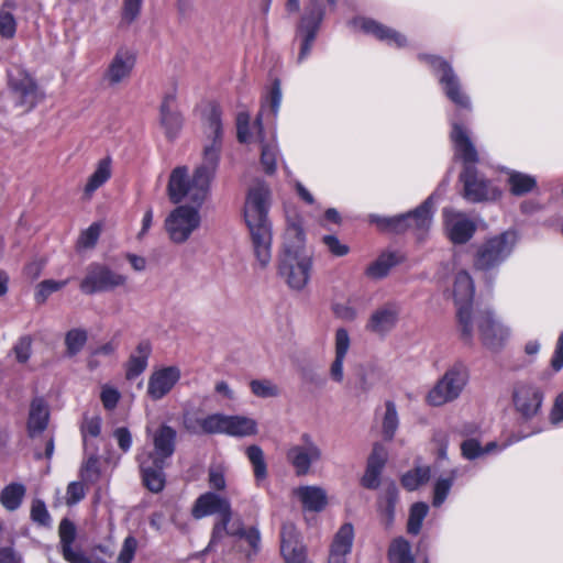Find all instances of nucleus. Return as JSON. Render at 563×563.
I'll list each match as a JSON object with an SVG mask.
<instances>
[{
  "label": "nucleus",
  "mask_w": 563,
  "mask_h": 563,
  "mask_svg": "<svg viewBox=\"0 0 563 563\" xmlns=\"http://www.w3.org/2000/svg\"><path fill=\"white\" fill-rule=\"evenodd\" d=\"M205 133L202 159L196 167L192 177H189L186 166H178L170 173L167 194L174 203L187 199L194 203L202 205L209 194L210 184L220 163L223 143L221 111L218 107L211 108Z\"/></svg>",
  "instance_id": "obj_1"
},
{
  "label": "nucleus",
  "mask_w": 563,
  "mask_h": 563,
  "mask_svg": "<svg viewBox=\"0 0 563 563\" xmlns=\"http://www.w3.org/2000/svg\"><path fill=\"white\" fill-rule=\"evenodd\" d=\"M269 189L258 183L249 190L244 218L250 230L253 252L261 268H266L272 261V223L268 219Z\"/></svg>",
  "instance_id": "obj_2"
},
{
  "label": "nucleus",
  "mask_w": 563,
  "mask_h": 563,
  "mask_svg": "<svg viewBox=\"0 0 563 563\" xmlns=\"http://www.w3.org/2000/svg\"><path fill=\"white\" fill-rule=\"evenodd\" d=\"M451 141L455 156L464 163L461 180L464 186V198L472 202L494 200L500 196V191L475 168L478 162V153L471 141L468 132L459 123H452Z\"/></svg>",
  "instance_id": "obj_3"
},
{
  "label": "nucleus",
  "mask_w": 563,
  "mask_h": 563,
  "mask_svg": "<svg viewBox=\"0 0 563 563\" xmlns=\"http://www.w3.org/2000/svg\"><path fill=\"white\" fill-rule=\"evenodd\" d=\"M176 439V430L162 424L152 434L153 450L144 449L136 456L143 483L152 493H159L165 487L164 468L175 453Z\"/></svg>",
  "instance_id": "obj_4"
},
{
  "label": "nucleus",
  "mask_w": 563,
  "mask_h": 563,
  "mask_svg": "<svg viewBox=\"0 0 563 563\" xmlns=\"http://www.w3.org/2000/svg\"><path fill=\"white\" fill-rule=\"evenodd\" d=\"M474 283L467 271L462 269L456 273L453 284V296L457 307V321L461 338L465 343H472L474 339L473 309Z\"/></svg>",
  "instance_id": "obj_5"
},
{
  "label": "nucleus",
  "mask_w": 563,
  "mask_h": 563,
  "mask_svg": "<svg viewBox=\"0 0 563 563\" xmlns=\"http://www.w3.org/2000/svg\"><path fill=\"white\" fill-rule=\"evenodd\" d=\"M518 241L515 231L508 230L497 234L482 245H479L474 255L473 265L475 269L488 272L498 267L511 254Z\"/></svg>",
  "instance_id": "obj_6"
},
{
  "label": "nucleus",
  "mask_w": 563,
  "mask_h": 563,
  "mask_svg": "<svg viewBox=\"0 0 563 563\" xmlns=\"http://www.w3.org/2000/svg\"><path fill=\"white\" fill-rule=\"evenodd\" d=\"M214 514H217L219 518L214 523L211 540L207 550H210L224 537V532H227V528L229 527L232 518V511L230 501L227 498L221 497L214 493H206L201 495L196 500L195 507L192 509V516L196 519H201L206 516Z\"/></svg>",
  "instance_id": "obj_7"
},
{
  "label": "nucleus",
  "mask_w": 563,
  "mask_h": 563,
  "mask_svg": "<svg viewBox=\"0 0 563 563\" xmlns=\"http://www.w3.org/2000/svg\"><path fill=\"white\" fill-rule=\"evenodd\" d=\"M128 282L126 275L113 271L103 263L92 262L86 267L79 288L85 295H95L125 288Z\"/></svg>",
  "instance_id": "obj_8"
},
{
  "label": "nucleus",
  "mask_w": 563,
  "mask_h": 563,
  "mask_svg": "<svg viewBox=\"0 0 563 563\" xmlns=\"http://www.w3.org/2000/svg\"><path fill=\"white\" fill-rule=\"evenodd\" d=\"M468 372L465 365L451 366L428 393L427 401L431 406H442L455 400L466 386Z\"/></svg>",
  "instance_id": "obj_9"
},
{
  "label": "nucleus",
  "mask_w": 563,
  "mask_h": 563,
  "mask_svg": "<svg viewBox=\"0 0 563 563\" xmlns=\"http://www.w3.org/2000/svg\"><path fill=\"white\" fill-rule=\"evenodd\" d=\"M8 85L15 107L29 112L43 100L44 95L35 80L20 66L12 65L8 69Z\"/></svg>",
  "instance_id": "obj_10"
},
{
  "label": "nucleus",
  "mask_w": 563,
  "mask_h": 563,
  "mask_svg": "<svg viewBox=\"0 0 563 563\" xmlns=\"http://www.w3.org/2000/svg\"><path fill=\"white\" fill-rule=\"evenodd\" d=\"M432 205L433 195H431L421 206L415 211L407 214H399L391 218L377 219L380 228L390 230L396 233L412 229L419 239L430 229L432 223Z\"/></svg>",
  "instance_id": "obj_11"
},
{
  "label": "nucleus",
  "mask_w": 563,
  "mask_h": 563,
  "mask_svg": "<svg viewBox=\"0 0 563 563\" xmlns=\"http://www.w3.org/2000/svg\"><path fill=\"white\" fill-rule=\"evenodd\" d=\"M473 328L474 335L477 333L483 345L492 351L500 350L510 336V329L498 321L490 310H476Z\"/></svg>",
  "instance_id": "obj_12"
},
{
  "label": "nucleus",
  "mask_w": 563,
  "mask_h": 563,
  "mask_svg": "<svg viewBox=\"0 0 563 563\" xmlns=\"http://www.w3.org/2000/svg\"><path fill=\"white\" fill-rule=\"evenodd\" d=\"M179 206L174 209L165 220V229L174 243L186 242L194 231L200 227L201 218L199 207Z\"/></svg>",
  "instance_id": "obj_13"
},
{
  "label": "nucleus",
  "mask_w": 563,
  "mask_h": 563,
  "mask_svg": "<svg viewBox=\"0 0 563 563\" xmlns=\"http://www.w3.org/2000/svg\"><path fill=\"white\" fill-rule=\"evenodd\" d=\"M324 16V5L320 0H310L297 26V37L301 40L298 63L310 54L312 44Z\"/></svg>",
  "instance_id": "obj_14"
},
{
  "label": "nucleus",
  "mask_w": 563,
  "mask_h": 563,
  "mask_svg": "<svg viewBox=\"0 0 563 563\" xmlns=\"http://www.w3.org/2000/svg\"><path fill=\"white\" fill-rule=\"evenodd\" d=\"M426 59L434 71L439 73V81L445 96L456 106L471 109L470 98L462 91L457 75L450 63L439 56H420Z\"/></svg>",
  "instance_id": "obj_15"
},
{
  "label": "nucleus",
  "mask_w": 563,
  "mask_h": 563,
  "mask_svg": "<svg viewBox=\"0 0 563 563\" xmlns=\"http://www.w3.org/2000/svg\"><path fill=\"white\" fill-rule=\"evenodd\" d=\"M312 266V253L294 257H280L278 272L289 288L300 291L310 280Z\"/></svg>",
  "instance_id": "obj_16"
},
{
  "label": "nucleus",
  "mask_w": 563,
  "mask_h": 563,
  "mask_svg": "<svg viewBox=\"0 0 563 563\" xmlns=\"http://www.w3.org/2000/svg\"><path fill=\"white\" fill-rule=\"evenodd\" d=\"M287 461L292 465L298 476L307 475L311 465L322 459V450L312 437L303 433L300 443L291 445L286 453Z\"/></svg>",
  "instance_id": "obj_17"
},
{
  "label": "nucleus",
  "mask_w": 563,
  "mask_h": 563,
  "mask_svg": "<svg viewBox=\"0 0 563 563\" xmlns=\"http://www.w3.org/2000/svg\"><path fill=\"white\" fill-rule=\"evenodd\" d=\"M544 394L542 389L529 382H518L512 389V402L516 411L525 419L536 417L542 407Z\"/></svg>",
  "instance_id": "obj_18"
},
{
  "label": "nucleus",
  "mask_w": 563,
  "mask_h": 563,
  "mask_svg": "<svg viewBox=\"0 0 563 563\" xmlns=\"http://www.w3.org/2000/svg\"><path fill=\"white\" fill-rule=\"evenodd\" d=\"M306 247V235L301 217L296 213L286 214V230L283 241V254L280 257H294L296 255L310 254Z\"/></svg>",
  "instance_id": "obj_19"
},
{
  "label": "nucleus",
  "mask_w": 563,
  "mask_h": 563,
  "mask_svg": "<svg viewBox=\"0 0 563 563\" xmlns=\"http://www.w3.org/2000/svg\"><path fill=\"white\" fill-rule=\"evenodd\" d=\"M181 377L178 366H163L154 369L147 380L146 394L154 401L167 396Z\"/></svg>",
  "instance_id": "obj_20"
},
{
  "label": "nucleus",
  "mask_w": 563,
  "mask_h": 563,
  "mask_svg": "<svg viewBox=\"0 0 563 563\" xmlns=\"http://www.w3.org/2000/svg\"><path fill=\"white\" fill-rule=\"evenodd\" d=\"M444 227L449 239L455 244H464L472 239L476 224L465 213L450 208L443 209Z\"/></svg>",
  "instance_id": "obj_21"
},
{
  "label": "nucleus",
  "mask_w": 563,
  "mask_h": 563,
  "mask_svg": "<svg viewBox=\"0 0 563 563\" xmlns=\"http://www.w3.org/2000/svg\"><path fill=\"white\" fill-rule=\"evenodd\" d=\"M59 550L64 560L68 563H104L103 561H91L79 547H74L77 529L74 522L64 518L58 527Z\"/></svg>",
  "instance_id": "obj_22"
},
{
  "label": "nucleus",
  "mask_w": 563,
  "mask_h": 563,
  "mask_svg": "<svg viewBox=\"0 0 563 563\" xmlns=\"http://www.w3.org/2000/svg\"><path fill=\"white\" fill-rule=\"evenodd\" d=\"M400 305L396 301H388L375 309L366 322V330L385 335L397 324L400 314Z\"/></svg>",
  "instance_id": "obj_23"
},
{
  "label": "nucleus",
  "mask_w": 563,
  "mask_h": 563,
  "mask_svg": "<svg viewBox=\"0 0 563 563\" xmlns=\"http://www.w3.org/2000/svg\"><path fill=\"white\" fill-rule=\"evenodd\" d=\"M135 65V55L126 48H120L111 59L103 80L114 87L129 79Z\"/></svg>",
  "instance_id": "obj_24"
},
{
  "label": "nucleus",
  "mask_w": 563,
  "mask_h": 563,
  "mask_svg": "<svg viewBox=\"0 0 563 563\" xmlns=\"http://www.w3.org/2000/svg\"><path fill=\"white\" fill-rule=\"evenodd\" d=\"M256 140L261 146V165L267 175H273L277 169L278 146L276 135L272 134L266 137L264 132L262 114H258L254 122Z\"/></svg>",
  "instance_id": "obj_25"
},
{
  "label": "nucleus",
  "mask_w": 563,
  "mask_h": 563,
  "mask_svg": "<svg viewBox=\"0 0 563 563\" xmlns=\"http://www.w3.org/2000/svg\"><path fill=\"white\" fill-rule=\"evenodd\" d=\"M280 551L286 563H305L306 549L294 523L285 522L280 531Z\"/></svg>",
  "instance_id": "obj_26"
},
{
  "label": "nucleus",
  "mask_w": 563,
  "mask_h": 563,
  "mask_svg": "<svg viewBox=\"0 0 563 563\" xmlns=\"http://www.w3.org/2000/svg\"><path fill=\"white\" fill-rule=\"evenodd\" d=\"M161 125L167 137H175L183 126V117L176 108V96L168 93L164 97L161 108Z\"/></svg>",
  "instance_id": "obj_27"
},
{
  "label": "nucleus",
  "mask_w": 563,
  "mask_h": 563,
  "mask_svg": "<svg viewBox=\"0 0 563 563\" xmlns=\"http://www.w3.org/2000/svg\"><path fill=\"white\" fill-rule=\"evenodd\" d=\"M151 354V342L147 340L140 341L124 365L125 378L128 380H133L145 372Z\"/></svg>",
  "instance_id": "obj_28"
},
{
  "label": "nucleus",
  "mask_w": 563,
  "mask_h": 563,
  "mask_svg": "<svg viewBox=\"0 0 563 563\" xmlns=\"http://www.w3.org/2000/svg\"><path fill=\"white\" fill-rule=\"evenodd\" d=\"M354 540V528L346 522L340 527L331 544L329 563H345V556L351 552Z\"/></svg>",
  "instance_id": "obj_29"
},
{
  "label": "nucleus",
  "mask_w": 563,
  "mask_h": 563,
  "mask_svg": "<svg viewBox=\"0 0 563 563\" xmlns=\"http://www.w3.org/2000/svg\"><path fill=\"white\" fill-rule=\"evenodd\" d=\"M351 345L350 335L346 329L339 328L335 331V357L330 365V378L335 383H342L343 363Z\"/></svg>",
  "instance_id": "obj_30"
},
{
  "label": "nucleus",
  "mask_w": 563,
  "mask_h": 563,
  "mask_svg": "<svg viewBox=\"0 0 563 563\" xmlns=\"http://www.w3.org/2000/svg\"><path fill=\"white\" fill-rule=\"evenodd\" d=\"M360 23L361 29L365 33L373 34L375 37L386 42L389 45L404 47L407 44V40L402 34L374 20L363 19Z\"/></svg>",
  "instance_id": "obj_31"
},
{
  "label": "nucleus",
  "mask_w": 563,
  "mask_h": 563,
  "mask_svg": "<svg viewBox=\"0 0 563 563\" xmlns=\"http://www.w3.org/2000/svg\"><path fill=\"white\" fill-rule=\"evenodd\" d=\"M294 493L300 499L303 509L309 511H321L328 501L325 492L317 486H301Z\"/></svg>",
  "instance_id": "obj_32"
},
{
  "label": "nucleus",
  "mask_w": 563,
  "mask_h": 563,
  "mask_svg": "<svg viewBox=\"0 0 563 563\" xmlns=\"http://www.w3.org/2000/svg\"><path fill=\"white\" fill-rule=\"evenodd\" d=\"M257 422L246 416H227L224 433L231 437H251L257 433Z\"/></svg>",
  "instance_id": "obj_33"
},
{
  "label": "nucleus",
  "mask_w": 563,
  "mask_h": 563,
  "mask_svg": "<svg viewBox=\"0 0 563 563\" xmlns=\"http://www.w3.org/2000/svg\"><path fill=\"white\" fill-rule=\"evenodd\" d=\"M48 408L41 398H35L31 402L27 428L30 435H35L45 430L48 422Z\"/></svg>",
  "instance_id": "obj_34"
},
{
  "label": "nucleus",
  "mask_w": 563,
  "mask_h": 563,
  "mask_svg": "<svg viewBox=\"0 0 563 563\" xmlns=\"http://www.w3.org/2000/svg\"><path fill=\"white\" fill-rule=\"evenodd\" d=\"M363 309V300L356 296L349 297L344 302L331 305V311L334 317L346 322L356 320Z\"/></svg>",
  "instance_id": "obj_35"
},
{
  "label": "nucleus",
  "mask_w": 563,
  "mask_h": 563,
  "mask_svg": "<svg viewBox=\"0 0 563 563\" xmlns=\"http://www.w3.org/2000/svg\"><path fill=\"white\" fill-rule=\"evenodd\" d=\"M26 487L22 483H11L0 493V503L8 511H14L22 505Z\"/></svg>",
  "instance_id": "obj_36"
},
{
  "label": "nucleus",
  "mask_w": 563,
  "mask_h": 563,
  "mask_svg": "<svg viewBox=\"0 0 563 563\" xmlns=\"http://www.w3.org/2000/svg\"><path fill=\"white\" fill-rule=\"evenodd\" d=\"M398 501V489L395 483L387 484L379 497V509L385 517L386 526H390L395 517V506Z\"/></svg>",
  "instance_id": "obj_37"
},
{
  "label": "nucleus",
  "mask_w": 563,
  "mask_h": 563,
  "mask_svg": "<svg viewBox=\"0 0 563 563\" xmlns=\"http://www.w3.org/2000/svg\"><path fill=\"white\" fill-rule=\"evenodd\" d=\"M111 177V162L109 158L101 159L96 170L90 175L85 186L86 196L90 197Z\"/></svg>",
  "instance_id": "obj_38"
},
{
  "label": "nucleus",
  "mask_w": 563,
  "mask_h": 563,
  "mask_svg": "<svg viewBox=\"0 0 563 563\" xmlns=\"http://www.w3.org/2000/svg\"><path fill=\"white\" fill-rule=\"evenodd\" d=\"M246 456L252 465L255 482L260 486L267 477V464L264 452L258 445L253 444L246 449Z\"/></svg>",
  "instance_id": "obj_39"
},
{
  "label": "nucleus",
  "mask_w": 563,
  "mask_h": 563,
  "mask_svg": "<svg viewBox=\"0 0 563 563\" xmlns=\"http://www.w3.org/2000/svg\"><path fill=\"white\" fill-rule=\"evenodd\" d=\"M508 184L510 186V191L515 196H522L529 191H531L537 181L534 177L523 174L516 170L508 172Z\"/></svg>",
  "instance_id": "obj_40"
},
{
  "label": "nucleus",
  "mask_w": 563,
  "mask_h": 563,
  "mask_svg": "<svg viewBox=\"0 0 563 563\" xmlns=\"http://www.w3.org/2000/svg\"><path fill=\"white\" fill-rule=\"evenodd\" d=\"M390 563H415L410 543L404 538L393 540L388 550Z\"/></svg>",
  "instance_id": "obj_41"
},
{
  "label": "nucleus",
  "mask_w": 563,
  "mask_h": 563,
  "mask_svg": "<svg viewBox=\"0 0 563 563\" xmlns=\"http://www.w3.org/2000/svg\"><path fill=\"white\" fill-rule=\"evenodd\" d=\"M398 263L395 253L382 254L366 268V275L374 279H380L389 273L390 268Z\"/></svg>",
  "instance_id": "obj_42"
},
{
  "label": "nucleus",
  "mask_w": 563,
  "mask_h": 563,
  "mask_svg": "<svg viewBox=\"0 0 563 563\" xmlns=\"http://www.w3.org/2000/svg\"><path fill=\"white\" fill-rule=\"evenodd\" d=\"M457 477V470L453 468L449 475L439 477L435 479L433 485V500L434 507H440L446 499L455 478Z\"/></svg>",
  "instance_id": "obj_43"
},
{
  "label": "nucleus",
  "mask_w": 563,
  "mask_h": 563,
  "mask_svg": "<svg viewBox=\"0 0 563 563\" xmlns=\"http://www.w3.org/2000/svg\"><path fill=\"white\" fill-rule=\"evenodd\" d=\"M431 470L429 466H418L401 477L402 486L408 490H415L430 479Z\"/></svg>",
  "instance_id": "obj_44"
},
{
  "label": "nucleus",
  "mask_w": 563,
  "mask_h": 563,
  "mask_svg": "<svg viewBox=\"0 0 563 563\" xmlns=\"http://www.w3.org/2000/svg\"><path fill=\"white\" fill-rule=\"evenodd\" d=\"M87 340L86 330L80 328L69 330L65 335L66 354L70 357L77 355L86 345Z\"/></svg>",
  "instance_id": "obj_45"
},
{
  "label": "nucleus",
  "mask_w": 563,
  "mask_h": 563,
  "mask_svg": "<svg viewBox=\"0 0 563 563\" xmlns=\"http://www.w3.org/2000/svg\"><path fill=\"white\" fill-rule=\"evenodd\" d=\"M250 389L258 398H275L280 395L279 386L267 378L251 380Z\"/></svg>",
  "instance_id": "obj_46"
},
{
  "label": "nucleus",
  "mask_w": 563,
  "mask_h": 563,
  "mask_svg": "<svg viewBox=\"0 0 563 563\" xmlns=\"http://www.w3.org/2000/svg\"><path fill=\"white\" fill-rule=\"evenodd\" d=\"M227 534L245 539L250 547L254 550V552H257L260 549L261 533L258 529L255 527L244 529L240 525L236 528H234V525H232L230 528H227V532H224V536Z\"/></svg>",
  "instance_id": "obj_47"
},
{
  "label": "nucleus",
  "mask_w": 563,
  "mask_h": 563,
  "mask_svg": "<svg viewBox=\"0 0 563 563\" xmlns=\"http://www.w3.org/2000/svg\"><path fill=\"white\" fill-rule=\"evenodd\" d=\"M101 417L85 415L81 423V435L84 439L85 451L89 450L88 438H97L101 431Z\"/></svg>",
  "instance_id": "obj_48"
},
{
  "label": "nucleus",
  "mask_w": 563,
  "mask_h": 563,
  "mask_svg": "<svg viewBox=\"0 0 563 563\" xmlns=\"http://www.w3.org/2000/svg\"><path fill=\"white\" fill-rule=\"evenodd\" d=\"M429 507L426 503H416L410 508L409 519L407 523V530L411 534H418L420 532L423 519L428 514Z\"/></svg>",
  "instance_id": "obj_49"
},
{
  "label": "nucleus",
  "mask_w": 563,
  "mask_h": 563,
  "mask_svg": "<svg viewBox=\"0 0 563 563\" xmlns=\"http://www.w3.org/2000/svg\"><path fill=\"white\" fill-rule=\"evenodd\" d=\"M386 411L383 418V434L387 440H391L399 424L396 406L393 401H386Z\"/></svg>",
  "instance_id": "obj_50"
},
{
  "label": "nucleus",
  "mask_w": 563,
  "mask_h": 563,
  "mask_svg": "<svg viewBox=\"0 0 563 563\" xmlns=\"http://www.w3.org/2000/svg\"><path fill=\"white\" fill-rule=\"evenodd\" d=\"M496 446V442H489L485 448H482L481 444L475 439H468L461 444V450L462 455L465 459L474 460L476 457L482 456L485 453L492 452Z\"/></svg>",
  "instance_id": "obj_51"
},
{
  "label": "nucleus",
  "mask_w": 563,
  "mask_h": 563,
  "mask_svg": "<svg viewBox=\"0 0 563 563\" xmlns=\"http://www.w3.org/2000/svg\"><path fill=\"white\" fill-rule=\"evenodd\" d=\"M227 415L212 413L201 418L202 433H224Z\"/></svg>",
  "instance_id": "obj_52"
},
{
  "label": "nucleus",
  "mask_w": 563,
  "mask_h": 563,
  "mask_svg": "<svg viewBox=\"0 0 563 563\" xmlns=\"http://www.w3.org/2000/svg\"><path fill=\"white\" fill-rule=\"evenodd\" d=\"M143 0H123L121 10V23L130 25L141 14Z\"/></svg>",
  "instance_id": "obj_53"
},
{
  "label": "nucleus",
  "mask_w": 563,
  "mask_h": 563,
  "mask_svg": "<svg viewBox=\"0 0 563 563\" xmlns=\"http://www.w3.org/2000/svg\"><path fill=\"white\" fill-rule=\"evenodd\" d=\"M68 279L56 282L53 279H46L38 284L37 290L35 294V298L37 302H44L48 298V296L62 288H64L68 284Z\"/></svg>",
  "instance_id": "obj_54"
},
{
  "label": "nucleus",
  "mask_w": 563,
  "mask_h": 563,
  "mask_svg": "<svg viewBox=\"0 0 563 563\" xmlns=\"http://www.w3.org/2000/svg\"><path fill=\"white\" fill-rule=\"evenodd\" d=\"M31 519L33 522L48 527L51 526L52 518L45 506V503L41 499H34L31 506Z\"/></svg>",
  "instance_id": "obj_55"
},
{
  "label": "nucleus",
  "mask_w": 563,
  "mask_h": 563,
  "mask_svg": "<svg viewBox=\"0 0 563 563\" xmlns=\"http://www.w3.org/2000/svg\"><path fill=\"white\" fill-rule=\"evenodd\" d=\"M101 232V227L98 223H92L86 229L78 239V246L80 249H91L96 245Z\"/></svg>",
  "instance_id": "obj_56"
},
{
  "label": "nucleus",
  "mask_w": 563,
  "mask_h": 563,
  "mask_svg": "<svg viewBox=\"0 0 563 563\" xmlns=\"http://www.w3.org/2000/svg\"><path fill=\"white\" fill-rule=\"evenodd\" d=\"M16 31V22L13 14L0 9V35L5 38H12Z\"/></svg>",
  "instance_id": "obj_57"
},
{
  "label": "nucleus",
  "mask_w": 563,
  "mask_h": 563,
  "mask_svg": "<svg viewBox=\"0 0 563 563\" xmlns=\"http://www.w3.org/2000/svg\"><path fill=\"white\" fill-rule=\"evenodd\" d=\"M250 113L240 111L236 115V137L240 143L250 141Z\"/></svg>",
  "instance_id": "obj_58"
},
{
  "label": "nucleus",
  "mask_w": 563,
  "mask_h": 563,
  "mask_svg": "<svg viewBox=\"0 0 563 563\" xmlns=\"http://www.w3.org/2000/svg\"><path fill=\"white\" fill-rule=\"evenodd\" d=\"M387 450L382 444L376 443L367 459V465L382 472L387 462Z\"/></svg>",
  "instance_id": "obj_59"
},
{
  "label": "nucleus",
  "mask_w": 563,
  "mask_h": 563,
  "mask_svg": "<svg viewBox=\"0 0 563 563\" xmlns=\"http://www.w3.org/2000/svg\"><path fill=\"white\" fill-rule=\"evenodd\" d=\"M96 451L92 450L81 470L82 477L88 481H95L99 476V457Z\"/></svg>",
  "instance_id": "obj_60"
},
{
  "label": "nucleus",
  "mask_w": 563,
  "mask_h": 563,
  "mask_svg": "<svg viewBox=\"0 0 563 563\" xmlns=\"http://www.w3.org/2000/svg\"><path fill=\"white\" fill-rule=\"evenodd\" d=\"M32 339L29 335L22 336L13 347L15 358L20 363H25L31 356Z\"/></svg>",
  "instance_id": "obj_61"
},
{
  "label": "nucleus",
  "mask_w": 563,
  "mask_h": 563,
  "mask_svg": "<svg viewBox=\"0 0 563 563\" xmlns=\"http://www.w3.org/2000/svg\"><path fill=\"white\" fill-rule=\"evenodd\" d=\"M137 547V541L134 537L129 536L124 539L123 545L118 556L119 563H131L134 558Z\"/></svg>",
  "instance_id": "obj_62"
},
{
  "label": "nucleus",
  "mask_w": 563,
  "mask_h": 563,
  "mask_svg": "<svg viewBox=\"0 0 563 563\" xmlns=\"http://www.w3.org/2000/svg\"><path fill=\"white\" fill-rule=\"evenodd\" d=\"M322 241L334 256H344L350 251L349 246L343 244L335 235H324Z\"/></svg>",
  "instance_id": "obj_63"
},
{
  "label": "nucleus",
  "mask_w": 563,
  "mask_h": 563,
  "mask_svg": "<svg viewBox=\"0 0 563 563\" xmlns=\"http://www.w3.org/2000/svg\"><path fill=\"white\" fill-rule=\"evenodd\" d=\"M85 497L84 485L79 482H71L66 492L67 505H75Z\"/></svg>",
  "instance_id": "obj_64"
}]
</instances>
